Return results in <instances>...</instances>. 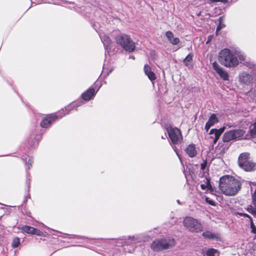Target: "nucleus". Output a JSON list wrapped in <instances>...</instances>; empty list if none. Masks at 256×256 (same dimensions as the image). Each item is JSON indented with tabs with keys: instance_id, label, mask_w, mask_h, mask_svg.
I'll return each mask as SVG.
<instances>
[{
	"instance_id": "obj_15",
	"label": "nucleus",
	"mask_w": 256,
	"mask_h": 256,
	"mask_svg": "<svg viewBox=\"0 0 256 256\" xmlns=\"http://www.w3.org/2000/svg\"><path fill=\"white\" fill-rule=\"evenodd\" d=\"M166 36L168 40L172 45H176L180 42L179 38H174V34L171 31L166 32Z\"/></svg>"
},
{
	"instance_id": "obj_14",
	"label": "nucleus",
	"mask_w": 256,
	"mask_h": 256,
	"mask_svg": "<svg viewBox=\"0 0 256 256\" xmlns=\"http://www.w3.org/2000/svg\"><path fill=\"white\" fill-rule=\"evenodd\" d=\"M217 122H218V118L214 114H212L206 124L205 130L206 131L208 132L210 128Z\"/></svg>"
},
{
	"instance_id": "obj_38",
	"label": "nucleus",
	"mask_w": 256,
	"mask_h": 256,
	"mask_svg": "<svg viewBox=\"0 0 256 256\" xmlns=\"http://www.w3.org/2000/svg\"><path fill=\"white\" fill-rule=\"evenodd\" d=\"M206 166V162H204L202 163L201 164V169L202 170H204Z\"/></svg>"
},
{
	"instance_id": "obj_16",
	"label": "nucleus",
	"mask_w": 256,
	"mask_h": 256,
	"mask_svg": "<svg viewBox=\"0 0 256 256\" xmlns=\"http://www.w3.org/2000/svg\"><path fill=\"white\" fill-rule=\"evenodd\" d=\"M96 94L94 88H90L82 94V98L84 100H89Z\"/></svg>"
},
{
	"instance_id": "obj_22",
	"label": "nucleus",
	"mask_w": 256,
	"mask_h": 256,
	"mask_svg": "<svg viewBox=\"0 0 256 256\" xmlns=\"http://www.w3.org/2000/svg\"><path fill=\"white\" fill-rule=\"evenodd\" d=\"M82 102H76L72 104L70 106H68L67 107H66L65 110L68 112L67 114H69L70 110L80 106L82 104Z\"/></svg>"
},
{
	"instance_id": "obj_5",
	"label": "nucleus",
	"mask_w": 256,
	"mask_h": 256,
	"mask_svg": "<svg viewBox=\"0 0 256 256\" xmlns=\"http://www.w3.org/2000/svg\"><path fill=\"white\" fill-rule=\"evenodd\" d=\"M246 138V132L242 129H236L226 132L222 136V140L224 142L232 140H238Z\"/></svg>"
},
{
	"instance_id": "obj_13",
	"label": "nucleus",
	"mask_w": 256,
	"mask_h": 256,
	"mask_svg": "<svg viewBox=\"0 0 256 256\" xmlns=\"http://www.w3.org/2000/svg\"><path fill=\"white\" fill-rule=\"evenodd\" d=\"M124 244L125 245H130L131 244H134L136 242H140L141 241V238L138 236H125Z\"/></svg>"
},
{
	"instance_id": "obj_2",
	"label": "nucleus",
	"mask_w": 256,
	"mask_h": 256,
	"mask_svg": "<svg viewBox=\"0 0 256 256\" xmlns=\"http://www.w3.org/2000/svg\"><path fill=\"white\" fill-rule=\"evenodd\" d=\"M218 62L226 68H234L238 64L237 56L228 48H224L218 52Z\"/></svg>"
},
{
	"instance_id": "obj_29",
	"label": "nucleus",
	"mask_w": 256,
	"mask_h": 256,
	"mask_svg": "<svg viewBox=\"0 0 256 256\" xmlns=\"http://www.w3.org/2000/svg\"><path fill=\"white\" fill-rule=\"evenodd\" d=\"M146 74L148 76V78L151 81H153V80H155V79L156 78V76L154 73V72H152V71L148 72V74Z\"/></svg>"
},
{
	"instance_id": "obj_20",
	"label": "nucleus",
	"mask_w": 256,
	"mask_h": 256,
	"mask_svg": "<svg viewBox=\"0 0 256 256\" xmlns=\"http://www.w3.org/2000/svg\"><path fill=\"white\" fill-rule=\"evenodd\" d=\"M202 235L204 238H209V239H214V238L218 239V236L216 234L210 231H206V232H204L202 233Z\"/></svg>"
},
{
	"instance_id": "obj_8",
	"label": "nucleus",
	"mask_w": 256,
	"mask_h": 256,
	"mask_svg": "<svg viewBox=\"0 0 256 256\" xmlns=\"http://www.w3.org/2000/svg\"><path fill=\"white\" fill-rule=\"evenodd\" d=\"M169 138L172 144H178L182 140V136L179 129L176 128H170L167 129Z\"/></svg>"
},
{
	"instance_id": "obj_33",
	"label": "nucleus",
	"mask_w": 256,
	"mask_h": 256,
	"mask_svg": "<svg viewBox=\"0 0 256 256\" xmlns=\"http://www.w3.org/2000/svg\"><path fill=\"white\" fill-rule=\"evenodd\" d=\"M250 228L252 229V232H253V233H254L256 234V226H254V222H253V221L252 220V219H251L250 220Z\"/></svg>"
},
{
	"instance_id": "obj_26",
	"label": "nucleus",
	"mask_w": 256,
	"mask_h": 256,
	"mask_svg": "<svg viewBox=\"0 0 256 256\" xmlns=\"http://www.w3.org/2000/svg\"><path fill=\"white\" fill-rule=\"evenodd\" d=\"M249 131L251 136L256 138V122L250 126Z\"/></svg>"
},
{
	"instance_id": "obj_23",
	"label": "nucleus",
	"mask_w": 256,
	"mask_h": 256,
	"mask_svg": "<svg viewBox=\"0 0 256 256\" xmlns=\"http://www.w3.org/2000/svg\"><path fill=\"white\" fill-rule=\"evenodd\" d=\"M206 256H218L219 252L216 249L209 248L206 250Z\"/></svg>"
},
{
	"instance_id": "obj_28",
	"label": "nucleus",
	"mask_w": 256,
	"mask_h": 256,
	"mask_svg": "<svg viewBox=\"0 0 256 256\" xmlns=\"http://www.w3.org/2000/svg\"><path fill=\"white\" fill-rule=\"evenodd\" d=\"M20 244V238H15L12 243V246L13 248H16L19 246Z\"/></svg>"
},
{
	"instance_id": "obj_31",
	"label": "nucleus",
	"mask_w": 256,
	"mask_h": 256,
	"mask_svg": "<svg viewBox=\"0 0 256 256\" xmlns=\"http://www.w3.org/2000/svg\"><path fill=\"white\" fill-rule=\"evenodd\" d=\"M238 57V61L240 60V62L242 61H244L246 58V56L244 54H242V53H238V54L237 58Z\"/></svg>"
},
{
	"instance_id": "obj_11",
	"label": "nucleus",
	"mask_w": 256,
	"mask_h": 256,
	"mask_svg": "<svg viewBox=\"0 0 256 256\" xmlns=\"http://www.w3.org/2000/svg\"><path fill=\"white\" fill-rule=\"evenodd\" d=\"M224 127H223L218 130L213 128L210 130L209 133L210 138L212 140L213 144L216 143L220 136L224 132Z\"/></svg>"
},
{
	"instance_id": "obj_12",
	"label": "nucleus",
	"mask_w": 256,
	"mask_h": 256,
	"mask_svg": "<svg viewBox=\"0 0 256 256\" xmlns=\"http://www.w3.org/2000/svg\"><path fill=\"white\" fill-rule=\"evenodd\" d=\"M253 78L251 74L246 72H242L239 75V80L240 82L248 84L252 81Z\"/></svg>"
},
{
	"instance_id": "obj_37",
	"label": "nucleus",
	"mask_w": 256,
	"mask_h": 256,
	"mask_svg": "<svg viewBox=\"0 0 256 256\" xmlns=\"http://www.w3.org/2000/svg\"><path fill=\"white\" fill-rule=\"evenodd\" d=\"M26 162L28 163V164H29L30 166H32V158L30 157H28V162L26 161Z\"/></svg>"
},
{
	"instance_id": "obj_6",
	"label": "nucleus",
	"mask_w": 256,
	"mask_h": 256,
	"mask_svg": "<svg viewBox=\"0 0 256 256\" xmlns=\"http://www.w3.org/2000/svg\"><path fill=\"white\" fill-rule=\"evenodd\" d=\"M184 226L191 232H198L203 230L201 223L196 218L190 216H186L183 221Z\"/></svg>"
},
{
	"instance_id": "obj_1",
	"label": "nucleus",
	"mask_w": 256,
	"mask_h": 256,
	"mask_svg": "<svg viewBox=\"0 0 256 256\" xmlns=\"http://www.w3.org/2000/svg\"><path fill=\"white\" fill-rule=\"evenodd\" d=\"M241 185L240 181L232 176H224L220 180V189L226 196L236 195L240 190Z\"/></svg>"
},
{
	"instance_id": "obj_34",
	"label": "nucleus",
	"mask_w": 256,
	"mask_h": 256,
	"mask_svg": "<svg viewBox=\"0 0 256 256\" xmlns=\"http://www.w3.org/2000/svg\"><path fill=\"white\" fill-rule=\"evenodd\" d=\"M206 201L207 203L209 204H210L212 206H215V202L214 201H213L212 200H211L210 198L206 197Z\"/></svg>"
},
{
	"instance_id": "obj_35",
	"label": "nucleus",
	"mask_w": 256,
	"mask_h": 256,
	"mask_svg": "<svg viewBox=\"0 0 256 256\" xmlns=\"http://www.w3.org/2000/svg\"><path fill=\"white\" fill-rule=\"evenodd\" d=\"M144 72L145 74L152 72L150 67L148 65H145L144 67Z\"/></svg>"
},
{
	"instance_id": "obj_17",
	"label": "nucleus",
	"mask_w": 256,
	"mask_h": 256,
	"mask_svg": "<svg viewBox=\"0 0 256 256\" xmlns=\"http://www.w3.org/2000/svg\"><path fill=\"white\" fill-rule=\"evenodd\" d=\"M252 204L254 207L249 206L247 208V210L252 215L256 216V190L252 196Z\"/></svg>"
},
{
	"instance_id": "obj_7",
	"label": "nucleus",
	"mask_w": 256,
	"mask_h": 256,
	"mask_svg": "<svg viewBox=\"0 0 256 256\" xmlns=\"http://www.w3.org/2000/svg\"><path fill=\"white\" fill-rule=\"evenodd\" d=\"M249 154L246 153L242 154L238 158L239 166L246 171H251L254 170L256 164L248 160Z\"/></svg>"
},
{
	"instance_id": "obj_4",
	"label": "nucleus",
	"mask_w": 256,
	"mask_h": 256,
	"mask_svg": "<svg viewBox=\"0 0 256 256\" xmlns=\"http://www.w3.org/2000/svg\"><path fill=\"white\" fill-rule=\"evenodd\" d=\"M174 245V239L162 238L156 239L150 244V248L156 252L167 250Z\"/></svg>"
},
{
	"instance_id": "obj_25",
	"label": "nucleus",
	"mask_w": 256,
	"mask_h": 256,
	"mask_svg": "<svg viewBox=\"0 0 256 256\" xmlns=\"http://www.w3.org/2000/svg\"><path fill=\"white\" fill-rule=\"evenodd\" d=\"M22 230L26 233L32 234L34 228L30 226H24L22 227Z\"/></svg>"
},
{
	"instance_id": "obj_41",
	"label": "nucleus",
	"mask_w": 256,
	"mask_h": 256,
	"mask_svg": "<svg viewBox=\"0 0 256 256\" xmlns=\"http://www.w3.org/2000/svg\"><path fill=\"white\" fill-rule=\"evenodd\" d=\"M130 58H132V59L134 60V57L133 56H130Z\"/></svg>"
},
{
	"instance_id": "obj_42",
	"label": "nucleus",
	"mask_w": 256,
	"mask_h": 256,
	"mask_svg": "<svg viewBox=\"0 0 256 256\" xmlns=\"http://www.w3.org/2000/svg\"><path fill=\"white\" fill-rule=\"evenodd\" d=\"M162 138H164H164H165L164 137V136H162Z\"/></svg>"
},
{
	"instance_id": "obj_30",
	"label": "nucleus",
	"mask_w": 256,
	"mask_h": 256,
	"mask_svg": "<svg viewBox=\"0 0 256 256\" xmlns=\"http://www.w3.org/2000/svg\"><path fill=\"white\" fill-rule=\"evenodd\" d=\"M206 184H200V188L202 190H204L206 188H210V187L211 186L210 182V180H208L206 179Z\"/></svg>"
},
{
	"instance_id": "obj_40",
	"label": "nucleus",
	"mask_w": 256,
	"mask_h": 256,
	"mask_svg": "<svg viewBox=\"0 0 256 256\" xmlns=\"http://www.w3.org/2000/svg\"><path fill=\"white\" fill-rule=\"evenodd\" d=\"M212 36H208V40L207 42H206V44H208V42L212 40Z\"/></svg>"
},
{
	"instance_id": "obj_32",
	"label": "nucleus",
	"mask_w": 256,
	"mask_h": 256,
	"mask_svg": "<svg viewBox=\"0 0 256 256\" xmlns=\"http://www.w3.org/2000/svg\"><path fill=\"white\" fill-rule=\"evenodd\" d=\"M42 234L43 232L41 230L34 228V230L33 231L32 234H35L38 236H41L42 235Z\"/></svg>"
},
{
	"instance_id": "obj_39",
	"label": "nucleus",
	"mask_w": 256,
	"mask_h": 256,
	"mask_svg": "<svg viewBox=\"0 0 256 256\" xmlns=\"http://www.w3.org/2000/svg\"><path fill=\"white\" fill-rule=\"evenodd\" d=\"M172 148L174 149V151L176 152V155L178 156V157L179 158L180 160V156L177 152V150H176V147L175 146H172Z\"/></svg>"
},
{
	"instance_id": "obj_19",
	"label": "nucleus",
	"mask_w": 256,
	"mask_h": 256,
	"mask_svg": "<svg viewBox=\"0 0 256 256\" xmlns=\"http://www.w3.org/2000/svg\"><path fill=\"white\" fill-rule=\"evenodd\" d=\"M186 152L189 156L193 158L196 154L195 145L194 144H190L186 149Z\"/></svg>"
},
{
	"instance_id": "obj_10",
	"label": "nucleus",
	"mask_w": 256,
	"mask_h": 256,
	"mask_svg": "<svg viewBox=\"0 0 256 256\" xmlns=\"http://www.w3.org/2000/svg\"><path fill=\"white\" fill-rule=\"evenodd\" d=\"M212 68L224 80H228L229 76L228 72L216 62L212 64Z\"/></svg>"
},
{
	"instance_id": "obj_18",
	"label": "nucleus",
	"mask_w": 256,
	"mask_h": 256,
	"mask_svg": "<svg viewBox=\"0 0 256 256\" xmlns=\"http://www.w3.org/2000/svg\"><path fill=\"white\" fill-rule=\"evenodd\" d=\"M100 36L106 50H108V49H110V46L112 44V40L110 38L105 34L100 35Z\"/></svg>"
},
{
	"instance_id": "obj_9",
	"label": "nucleus",
	"mask_w": 256,
	"mask_h": 256,
	"mask_svg": "<svg viewBox=\"0 0 256 256\" xmlns=\"http://www.w3.org/2000/svg\"><path fill=\"white\" fill-rule=\"evenodd\" d=\"M65 114H64L62 115H60V114L48 115L42 118L40 122V126L43 128H46L56 118H61Z\"/></svg>"
},
{
	"instance_id": "obj_24",
	"label": "nucleus",
	"mask_w": 256,
	"mask_h": 256,
	"mask_svg": "<svg viewBox=\"0 0 256 256\" xmlns=\"http://www.w3.org/2000/svg\"><path fill=\"white\" fill-rule=\"evenodd\" d=\"M192 57L193 54H190L185 58L183 60V62L186 66H189L190 65L191 66L190 63L192 60Z\"/></svg>"
},
{
	"instance_id": "obj_3",
	"label": "nucleus",
	"mask_w": 256,
	"mask_h": 256,
	"mask_svg": "<svg viewBox=\"0 0 256 256\" xmlns=\"http://www.w3.org/2000/svg\"><path fill=\"white\" fill-rule=\"evenodd\" d=\"M116 43L128 52H132L136 48L135 42L130 36L124 34H120L115 37Z\"/></svg>"
},
{
	"instance_id": "obj_21",
	"label": "nucleus",
	"mask_w": 256,
	"mask_h": 256,
	"mask_svg": "<svg viewBox=\"0 0 256 256\" xmlns=\"http://www.w3.org/2000/svg\"><path fill=\"white\" fill-rule=\"evenodd\" d=\"M124 240V236H122L114 240L112 244L118 246H125Z\"/></svg>"
},
{
	"instance_id": "obj_36",
	"label": "nucleus",
	"mask_w": 256,
	"mask_h": 256,
	"mask_svg": "<svg viewBox=\"0 0 256 256\" xmlns=\"http://www.w3.org/2000/svg\"><path fill=\"white\" fill-rule=\"evenodd\" d=\"M238 214H239L240 216H244V217H248V218L250 219V220L251 219H252V218H251L249 215H248V214H244V213H238Z\"/></svg>"
},
{
	"instance_id": "obj_27",
	"label": "nucleus",
	"mask_w": 256,
	"mask_h": 256,
	"mask_svg": "<svg viewBox=\"0 0 256 256\" xmlns=\"http://www.w3.org/2000/svg\"><path fill=\"white\" fill-rule=\"evenodd\" d=\"M223 20H224V18L222 16H220L219 18H218L219 24L217 27L216 32H218V30H220L222 29V28H224L225 26V25L224 24Z\"/></svg>"
}]
</instances>
